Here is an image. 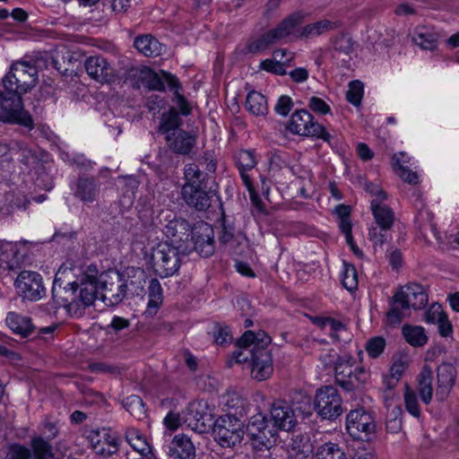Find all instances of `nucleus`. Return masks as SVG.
<instances>
[{"label": "nucleus", "instance_id": "1", "mask_svg": "<svg viewBox=\"0 0 459 459\" xmlns=\"http://www.w3.org/2000/svg\"><path fill=\"white\" fill-rule=\"evenodd\" d=\"M2 81L4 90L0 91V119L32 130L34 122L30 113L23 108L22 96L35 87L38 81L37 67L28 62H15Z\"/></svg>", "mask_w": 459, "mask_h": 459}, {"label": "nucleus", "instance_id": "2", "mask_svg": "<svg viewBox=\"0 0 459 459\" xmlns=\"http://www.w3.org/2000/svg\"><path fill=\"white\" fill-rule=\"evenodd\" d=\"M100 292L99 283L93 281L78 280L62 288L55 281L52 299L56 307H65L68 313L81 316L86 307L94 304Z\"/></svg>", "mask_w": 459, "mask_h": 459}, {"label": "nucleus", "instance_id": "3", "mask_svg": "<svg viewBox=\"0 0 459 459\" xmlns=\"http://www.w3.org/2000/svg\"><path fill=\"white\" fill-rule=\"evenodd\" d=\"M184 180L181 195L185 203L196 211H206L216 194L213 178L203 173L198 165L187 163L184 167Z\"/></svg>", "mask_w": 459, "mask_h": 459}, {"label": "nucleus", "instance_id": "4", "mask_svg": "<svg viewBox=\"0 0 459 459\" xmlns=\"http://www.w3.org/2000/svg\"><path fill=\"white\" fill-rule=\"evenodd\" d=\"M429 301L428 289L417 282H409L399 288L390 300V309L386 313V320L390 325L396 326L403 318L409 316L411 308L420 310Z\"/></svg>", "mask_w": 459, "mask_h": 459}, {"label": "nucleus", "instance_id": "5", "mask_svg": "<svg viewBox=\"0 0 459 459\" xmlns=\"http://www.w3.org/2000/svg\"><path fill=\"white\" fill-rule=\"evenodd\" d=\"M246 434L253 450L263 452L275 445L277 429L270 426L269 420L264 414L257 413L250 418L246 426Z\"/></svg>", "mask_w": 459, "mask_h": 459}, {"label": "nucleus", "instance_id": "6", "mask_svg": "<svg viewBox=\"0 0 459 459\" xmlns=\"http://www.w3.org/2000/svg\"><path fill=\"white\" fill-rule=\"evenodd\" d=\"M151 264L160 278L175 275L181 266L179 248L168 242L159 243L152 250Z\"/></svg>", "mask_w": 459, "mask_h": 459}, {"label": "nucleus", "instance_id": "7", "mask_svg": "<svg viewBox=\"0 0 459 459\" xmlns=\"http://www.w3.org/2000/svg\"><path fill=\"white\" fill-rule=\"evenodd\" d=\"M214 440L222 447H234L245 437L243 422L235 415L228 413L220 416L212 426Z\"/></svg>", "mask_w": 459, "mask_h": 459}, {"label": "nucleus", "instance_id": "8", "mask_svg": "<svg viewBox=\"0 0 459 459\" xmlns=\"http://www.w3.org/2000/svg\"><path fill=\"white\" fill-rule=\"evenodd\" d=\"M346 429L355 440H372L377 429L374 413L362 407L350 411L346 415Z\"/></svg>", "mask_w": 459, "mask_h": 459}, {"label": "nucleus", "instance_id": "9", "mask_svg": "<svg viewBox=\"0 0 459 459\" xmlns=\"http://www.w3.org/2000/svg\"><path fill=\"white\" fill-rule=\"evenodd\" d=\"M314 409L323 420L334 421L343 413L342 399L333 385L318 388L314 398Z\"/></svg>", "mask_w": 459, "mask_h": 459}, {"label": "nucleus", "instance_id": "10", "mask_svg": "<svg viewBox=\"0 0 459 459\" xmlns=\"http://www.w3.org/2000/svg\"><path fill=\"white\" fill-rule=\"evenodd\" d=\"M99 287L100 299L108 306H117L127 297L124 274L116 269H109L100 274Z\"/></svg>", "mask_w": 459, "mask_h": 459}, {"label": "nucleus", "instance_id": "11", "mask_svg": "<svg viewBox=\"0 0 459 459\" xmlns=\"http://www.w3.org/2000/svg\"><path fill=\"white\" fill-rule=\"evenodd\" d=\"M287 129L294 134L322 139L328 143L332 139L325 127L315 121L313 116L305 109L297 110L292 114Z\"/></svg>", "mask_w": 459, "mask_h": 459}, {"label": "nucleus", "instance_id": "12", "mask_svg": "<svg viewBox=\"0 0 459 459\" xmlns=\"http://www.w3.org/2000/svg\"><path fill=\"white\" fill-rule=\"evenodd\" d=\"M159 218H164L167 223L164 225L163 232L172 243L177 244L178 248H183L185 251L188 250V246H183L189 242L193 228L190 223L184 218L176 217L169 212H160Z\"/></svg>", "mask_w": 459, "mask_h": 459}, {"label": "nucleus", "instance_id": "13", "mask_svg": "<svg viewBox=\"0 0 459 459\" xmlns=\"http://www.w3.org/2000/svg\"><path fill=\"white\" fill-rule=\"evenodd\" d=\"M14 286L22 299L38 301L46 296L42 276L34 271H22L17 276Z\"/></svg>", "mask_w": 459, "mask_h": 459}, {"label": "nucleus", "instance_id": "14", "mask_svg": "<svg viewBox=\"0 0 459 459\" xmlns=\"http://www.w3.org/2000/svg\"><path fill=\"white\" fill-rule=\"evenodd\" d=\"M189 241L193 243L192 248L204 257H209L214 253L213 229L206 222L195 225Z\"/></svg>", "mask_w": 459, "mask_h": 459}, {"label": "nucleus", "instance_id": "15", "mask_svg": "<svg viewBox=\"0 0 459 459\" xmlns=\"http://www.w3.org/2000/svg\"><path fill=\"white\" fill-rule=\"evenodd\" d=\"M131 72H134V75L139 74V77L146 81V86L152 91H164L165 83L170 91L174 88L179 87L180 82L178 79L172 74L161 70L160 73H155L149 68L143 69H133Z\"/></svg>", "mask_w": 459, "mask_h": 459}, {"label": "nucleus", "instance_id": "16", "mask_svg": "<svg viewBox=\"0 0 459 459\" xmlns=\"http://www.w3.org/2000/svg\"><path fill=\"white\" fill-rule=\"evenodd\" d=\"M88 75L100 83H110L116 79V71L106 58L100 56H89L84 62Z\"/></svg>", "mask_w": 459, "mask_h": 459}, {"label": "nucleus", "instance_id": "17", "mask_svg": "<svg viewBox=\"0 0 459 459\" xmlns=\"http://www.w3.org/2000/svg\"><path fill=\"white\" fill-rule=\"evenodd\" d=\"M251 375L257 381L269 378L273 372V359L268 350H250Z\"/></svg>", "mask_w": 459, "mask_h": 459}, {"label": "nucleus", "instance_id": "18", "mask_svg": "<svg viewBox=\"0 0 459 459\" xmlns=\"http://www.w3.org/2000/svg\"><path fill=\"white\" fill-rule=\"evenodd\" d=\"M186 420L188 425L199 433L206 432L213 426L215 421L207 403L203 402L190 404Z\"/></svg>", "mask_w": 459, "mask_h": 459}, {"label": "nucleus", "instance_id": "19", "mask_svg": "<svg viewBox=\"0 0 459 459\" xmlns=\"http://www.w3.org/2000/svg\"><path fill=\"white\" fill-rule=\"evenodd\" d=\"M271 417L273 420V427L277 430L290 431L297 423L294 409L283 400L275 401L272 404Z\"/></svg>", "mask_w": 459, "mask_h": 459}, {"label": "nucleus", "instance_id": "20", "mask_svg": "<svg viewBox=\"0 0 459 459\" xmlns=\"http://www.w3.org/2000/svg\"><path fill=\"white\" fill-rule=\"evenodd\" d=\"M456 379V369L451 364L444 362L437 368V386L436 398L439 402H445L449 396Z\"/></svg>", "mask_w": 459, "mask_h": 459}, {"label": "nucleus", "instance_id": "21", "mask_svg": "<svg viewBox=\"0 0 459 459\" xmlns=\"http://www.w3.org/2000/svg\"><path fill=\"white\" fill-rule=\"evenodd\" d=\"M169 148L176 154L188 155L196 144V135L179 129L165 137Z\"/></svg>", "mask_w": 459, "mask_h": 459}, {"label": "nucleus", "instance_id": "22", "mask_svg": "<svg viewBox=\"0 0 459 459\" xmlns=\"http://www.w3.org/2000/svg\"><path fill=\"white\" fill-rule=\"evenodd\" d=\"M168 448V455L171 459H195L196 455L194 443L185 434L175 435Z\"/></svg>", "mask_w": 459, "mask_h": 459}, {"label": "nucleus", "instance_id": "23", "mask_svg": "<svg viewBox=\"0 0 459 459\" xmlns=\"http://www.w3.org/2000/svg\"><path fill=\"white\" fill-rule=\"evenodd\" d=\"M88 439L93 451L102 456H109L117 451V439L111 437L105 429L91 431Z\"/></svg>", "mask_w": 459, "mask_h": 459}, {"label": "nucleus", "instance_id": "24", "mask_svg": "<svg viewBox=\"0 0 459 459\" xmlns=\"http://www.w3.org/2000/svg\"><path fill=\"white\" fill-rule=\"evenodd\" d=\"M145 271L140 267H127L125 270L124 282L127 296H139L144 292L147 281Z\"/></svg>", "mask_w": 459, "mask_h": 459}, {"label": "nucleus", "instance_id": "25", "mask_svg": "<svg viewBox=\"0 0 459 459\" xmlns=\"http://www.w3.org/2000/svg\"><path fill=\"white\" fill-rule=\"evenodd\" d=\"M305 19V14L302 12H294L285 17L274 29L270 30L275 41L283 39L290 35L297 33L295 30L300 25Z\"/></svg>", "mask_w": 459, "mask_h": 459}, {"label": "nucleus", "instance_id": "26", "mask_svg": "<svg viewBox=\"0 0 459 459\" xmlns=\"http://www.w3.org/2000/svg\"><path fill=\"white\" fill-rule=\"evenodd\" d=\"M100 186L94 178L80 177L77 179L74 196L83 203H92L97 199Z\"/></svg>", "mask_w": 459, "mask_h": 459}, {"label": "nucleus", "instance_id": "27", "mask_svg": "<svg viewBox=\"0 0 459 459\" xmlns=\"http://www.w3.org/2000/svg\"><path fill=\"white\" fill-rule=\"evenodd\" d=\"M370 209L377 225L383 230H391L394 223V212L386 204H380L378 199H373Z\"/></svg>", "mask_w": 459, "mask_h": 459}, {"label": "nucleus", "instance_id": "28", "mask_svg": "<svg viewBox=\"0 0 459 459\" xmlns=\"http://www.w3.org/2000/svg\"><path fill=\"white\" fill-rule=\"evenodd\" d=\"M370 378V373L363 367H355L347 377L338 381L336 384L346 392H353L360 389Z\"/></svg>", "mask_w": 459, "mask_h": 459}, {"label": "nucleus", "instance_id": "29", "mask_svg": "<svg viewBox=\"0 0 459 459\" xmlns=\"http://www.w3.org/2000/svg\"><path fill=\"white\" fill-rule=\"evenodd\" d=\"M6 324L8 327L16 334L25 338L35 331V326L31 323V319L23 316L15 312H9L6 316Z\"/></svg>", "mask_w": 459, "mask_h": 459}, {"label": "nucleus", "instance_id": "30", "mask_svg": "<svg viewBox=\"0 0 459 459\" xmlns=\"http://www.w3.org/2000/svg\"><path fill=\"white\" fill-rule=\"evenodd\" d=\"M134 48L143 56L155 57L162 53L163 45L150 34L137 36L134 41Z\"/></svg>", "mask_w": 459, "mask_h": 459}, {"label": "nucleus", "instance_id": "31", "mask_svg": "<svg viewBox=\"0 0 459 459\" xmlns=\"http://www.w3.org/2000/svg\"><path fill=\"white\" fill-rule=\"evenodd\" d=\"M163 302V290L158 279L152 278L148 286V304L145 314L155 316Z\"/></svg>", "mask_w": 459, "mask_h": 459}, {"label": "nucleus", "instance_id": "32", "mask_svg": "<svg viewBox=\"0 0 459 459\" xmlns=\"http://www.w3.org/2000/svg\"><path fill=\"white\" fill-rule=\"evenodd\" d=\"M432 370L429 366H424L417 377V390L421 401L425 404H429L433 397L432 387Z\"/></svg>", "mask_w": 459, "mask_h": 459}, {"label": "nucleus", "instance_id": "33", "mask_svg": "<svg viewBox=\"0 0 459 459\" xmlns=\"http://www.w3.org/2000/svg\"><path fill=\"white\" fill-rule=\"evenodd\" d=\"M182 123L178 111L175 108H170L168 112L161 115L158 132L165 137L171 135V133H177L179 130Z\"/></svg>", "mask_w": 459, "mask_h": 459}, {"label": "nucleus", "instance_id": "34", "mask_svg": "<svg viewBox=\"0 0 459 459\" xmlns=\"http://www.w3.org/2000/svg\"><path fill=\"white\" fill-rule=\"evenodd\" d=\"M333 28V23L332 22L328 20H321L297 30L295 39H312L322 35Z\"/></svg>", "mask_w": 459, "mask_h": 459}, {"label": "nucleus", "instance_id": "35", "mask_svg": "<svg viewBox=\"0 0 459 459\" xmlns=\"http://www.w3.org/2000/svg\"><path fill=\"white\" fill-rule=\"evenodd\" d=\"M246 108L255 116H265L268 113L267 100L261 92L252 91L246 98Z\"/></svg>", "mask_w": 459, "mask_h": 459}, {"label": "nucleus", "instance_id": "36", "mask_svg": "<svg viewBox=\"0 0 459 459\" xmlns=\"http://www.w3.org/2000/svg\"><path fill=\"white\" fill-rule=\"evenodd\" d=\"M125 437L127 443L134 450L137 451L141 456H147L149 454H151L149 459L153 456L151 453V446L138 429H128L126 431Z\"/></svg>", "mask_w": 459, "mask_h": 459}, {"label": "nucleus", "instance_id": "37", "mask_svg": "<svg viewBox=\"0 0 459 459\" xmlns=\"http://www.w3.org/2000/svg\"><path fill=\"white\" fill-rule=\"evenodd\" d=\"M402 333L405 341L413 347H422L428 342V336L422 326L404 325Z\"/></svg>", "mask_w": 459, "mask_h": 459}, {"label": "nucleus", "instance_id": "38", "mask_svg": "<svg viewBox=\"0 0 459 459\" xmlns=\"http://www.w3.org/2000/svg\"><path fill=\"white\" fill-rule=\"evenodd\" d=\"M234 160L244 182V176H248L247 171L254 169L257 163L255 152L250 150H239L235 152Z\"/></svg>", "mask_w": 459, "mask_h": 459}, {"label": "nucleus", "instance_id": "39", "mask_svg": "<svg viewBox=\"0 0 459 459\" xmlns=\"http://www.w3.org/2000/svg\"><path fill=\"white\" fill-rule=\"evenodd\" d=\"M314 459H347V455L339 444L326 442L316 448Z\"/></svg>", "mask_w": 459, "mask_h": 459}, {"label": "nucleus", "instance_id": "40", "mask_svg": "<svg viewBox=\"0 0 459 459\" xmlns=\"http://www.w3.org/2000/svg\"><path fill=\"white\" fill-rule=\"evenodd\" d=\"M30 447L34 459H51L54 456L52 446L40 436L30 439Z\"/></svg>", "mask_w": 459, "mask_h": 459}, {"label": "nucleus", "instance_id": "41", "mask_svg": "<svg viewBox=\"0 0 459 459\" xmlns=\"http://www.w3.org/2000/svg\"><path fill=\"white\" fill-rule=\"evenodd\" d=\"M437 34L430 31L427 28H420L416 30L413 41L422 49L434 50L437 45Z\"/></svg>", "mask_w": 459, "mask_h": 459}, {"label": "nucleus", "instance_id": "42", "mask_svg": "<svg viewBox=\"0 0 459 459\" xmlns=\"http://www.w3.org/2000/svg\"><path fill=\"white\" fill-rule=\"evenodd\" d=\"M386 416V429L392 433H398L403 428V409L400 405L388 406Z\"/></svg>", "mask_w": 459, "mask_h": 459}, {"label": "nucleus", "instance_id": "43", "mask_svg": "<svg viewBox=\"0 0 459 459\" xmlns=\"http://www.w3.org/2000/svg\"><path fill=\"white\" fill-rule=\"evenodd\" d=\"M275 42L271 31L268 30L260 37L250 39L247 45V49L249 53L255 54L266 50Z\"/></svg>", "mask_w": 459, "mask_h": 459}, {"label": "nucleus", "instance_id": "44", "mask_svg": "<svg viewBox=\"0 0 459 459\" xmlns=\"http://www.w3.org/2000/svg\"><path fill=\"white\" fill-rule=\"evenodd\" d=\"M307 450L312 453L309 437L303 434L293 435L288 445V455L306 453Z\"/></svg>", "mask_w": 459, "mask_h": 459}, {"label": "nucleus", "instance_id": "45", "mask_svg": "<svg viewBox=\"0 0 459 459\" xmlns=\"http://www.w3.org/2000/svg\"><path fill=\"white\" fill-rule=\"evenodd\" d=\"M353 369V359L351 356L338 357L334 362L335 382L347 377Z\"/></svg>", "mask_w": 459, "mask_h": 459}, {"label": "nucleus", "instance_id": "46", "mask_svg": "<svg viewBox=\"0 0 459 459\" xmlns=\"http://www.w3.org/2000/svg\"><path fill=\"white\" fill-rule=\"evenodd\" d=\"M342 276V283L346 290L353 291L358 289V273L354 265L344 262Z\"/></svg>", "mask_w": 459, "mask_h": 459}, {"label": "nucleus", "instance_id": "47", "mask_svg": "<svg viewBox=\"0 0 459 459\" xmlns=\"http://www.w3.org/2000/svg\"><path fill=\"white\" fill-rule=\"evenodd\" d=\"M364 93V85L359 80L351 81L349 83V89L346 92V100L348 102L355 107H359L361 104V100Z\"/></svg>", "mask_w": 459, "mask_h": 459}, {"label": "nucleus", "instance_id": "48", "mask_svg": "<svg viewBox=\"0 0 459 459\" xmlns=\"http://www.w3.org/2000/svg\"><path fill=\"white\" fill-rule=\"evenodd\" d=\"M124 407L132 416L138 420L145 414L143 400L138 395H131L126 398Z\"/></svg>", "mask_w": 459, "mask_h": 459}, {"label": "nucleus", "instance_id": "49", "mask_svg": "<svg viewBox=\"0 0 459 459\" xmlns=\"http://www.w3.org/2000/svg\"><path fill=\"white\" fill-rule=\"evenodd\" d=\"M354 50V41L348 35L338 36L333 41V51L339 55L350 56Z\"/></svg>", "mask_w": 459, "mask_h": 459}, {"label": "nucleus", "instance_id": "50", "mask_svg": "<svg viewBox=\"0 0 459 459\" xmlns=\"http://www.w3.org/2000/svg\"><path fill=\"white\" fill-rule=\"evenodd\" d=\"M404 403L407 411L416 418H420L421 411L419 406L416 394L408 385L405 386Z\"/></svg>", "mask_w": 459, "mask_h": 459}, {"label": "nucleus", "instance_id": "51", "mask_svg": "<svg viewBox=\"0 0 459 459\" xmlns=\"http://www.w3.org/2000/svg\"><path fill=\"white\" fill-rule=\"evenodd\" d=\"M196 165L203 167L204 171L203 173H208V175L212 174L216 171L217 169V160L215 158L214 152L212 151H206L203 155L199 156L196 160Z\"/></svg>", "mask_w": 459, "mask_h": 459}, {"label": "nucleus", "instance_id": "52", "mask_svg": "<svg viewBox=\"0 0 459 459\" xmlns=\"http://www.w3.org/2000/svg\"><path fill=\"white\" fill-rule=\"evenodd\" d=\"M291 408L295 411H299L303 416H308L311 414V399L306 394H299L291 400Z\"/></svg>", "mask_w": 459, "mask_h": 459}, {"label": "nucleus", "instance_id": "53", "mask_svg": "<svg viewBox=\"0 0 459 459\" xmlns=\"http://www.w3.org/2000/svg\"><path fill=\"white\" fill-rule=\"evenodd\" d=\"M4 198L11 209H26L27 205L30 204L27 197L21 192H8L5 194Z\"/></svg>", "mask_w": 459, "mask_h": 459}, {"label": "nucleus", "instance_id": "54", "mask_svg": "<svg viewBox=\"0 0 459 459\" xmlns=\"http://www.w3.org/2000/svg\"><path fill=\"white\" fill-rule=\"evenodd\" d=\"M385 348V340L381 336L369 339L366 344V351L369 357L377 358Z\"/></svg>", "mask_w": 459, "mask_h": 459}, {"label": "nucleus", "instance_id": "55", "mask_svg": "<svg viewBox=\"0 0 459 459\" xmlns=\"http://www.w3.org/2000/svg\"><path fill=\"white\" fill-rule=\"evenodd\" d=\"M390 230H383L381 228L372 226L368 230V238L373 243L374 247L379 246L380 247L388 240V231Z\"/></svg>", "mask_w": 459, "mask_h": 459}, {"label": "nucleus", "instance_id": "56", "mask_svg": "<svg viewBox=\"0 0 459 459\" xmlns=\"http://www.w3.org/2000/svg\"><path fill=\"white\" fill-rule=\"evenodd\" d=\"M394 166L396 167V169L399 170V176L405 181L410 184H417L418 176L415 172L409 169L407 167L403 166L401 163L400 159L394 155L393 157Z\"/></svg>", "mask_w": 459, "mask_h": 459}, {"label": "nucleus", "instance_id": "57", "mask_svg": "<svg viewBox=\"0 0 459 459\" xmlns=\"http://www.w3.org/2000/svg\"><path fill=\"white\" fill-rule=\"evenodd\" d=\"M445 316V312L439 303H433L425 312L424 320L428 324H436Z\"/></svg>", "mask_w": 459, "mask_h": 459}, {"label": "nucleus", "instance_id": "58", "mask_svg": "<svg viewBox=\"0 0 459 459\" xmlns=\"http://www.w3.org/2000/svg\"><path fill=\"white\" fill-rule=\"evenodd\" d=\"M260 68L277 75L287 74V71L284 68L283 63L273 59H265L262 61L260 64Z\"/></svg>", "mask_w": 459, "mask_h": 459}, {"label": "nucleus", "instance_id": "59", "mask_svg": "<svg viewBox=\"0 0 459 459\" xmlns=\"http://www.w3.org/2000/svg\"><path fill=\"white\" fill-rule=\"evenodd\" d=\"M240 233L236 235L235 227L233 224L228 223L225 220L222 222V229L219 240L221 244L226 245L232 242L235 238L239 237Z\"/></svg>", "mask_w": 459, "mask_h": 459}, {"label": "nucleus", "instance_id": "60", "mask_svg": "<svg viewBox=\"0 0 459 459\" xmlns=\"http://www.w3.org/2000/svg\"><path fill=\"white\" fill-rule=\"evenodd\" d=\"M32 454L30 448L20 444H13L9 447L10 459H30Z\"/></svg>", "mask_w": 459, "mask_h": 459}, {"label": "nucleus", "instance_id": "61", "mask_svg": "<svg viewBox=\"0 0 459 459\" xmlns=\"http://www.w3.org/2000/svg\"><path fill=\"white\" fill-rule=\"evenodd\" d=\"M181 88V85L179 87L174 88V101L177 103V106L179 109V114L183 116H188L191 113V107L188 102V100L186 99L184 95H182L179 92V89Z\"/></svg>", "mask_w": 459, "mask_h": 459}, {"label": "nucleus", "instance_id": "62", "mask_svg": "<svg viewBox=\"0 0 459 459\" xmlns=\"http://www.w3.org/2000/svg\"><path fill=\"white\" fill-rule=\"evenodd\" d=\"M293 108V101L290 97L282 95L279 98L274 110L277 114L286 117Z\"/></svg>", "mask_w": 459, "mask_h": 459}, {"label": "nucleus", "instance_id": "63", "mask_svg": "<svg viewBox=\"0 0 459 459\" xmlns=\"http://www.w3.org/2000/svg\"><path fill=\"white\" fill-rule=\"evenodd\" d=\"M308 107L316 113L325 115L331 112L330 106L321 98L312 97L309 100Z\"/></svg>", "mask_w": 459, "mask_h": 459}, {"label": "nucleus", "instance_id": "64", "mask_svg": "<svg viewBox=\"0 0 459 459\" xmlns=\"http://www.w3.org/2000/svg\"><path fill=\"white\" fill-rule=\"evenodd\" d=\"M244 185L246 186V187L247 188V191L249 193V195H250V200L252 202V204L256 207L258 208L259 210H262V207H263V202L260 198V196L258 195V194L256 193L253 184H252V181H251V178L249 176H244Z\"/></svg>", "mask_w": 459, "mask_h": 459}]
</instances>
